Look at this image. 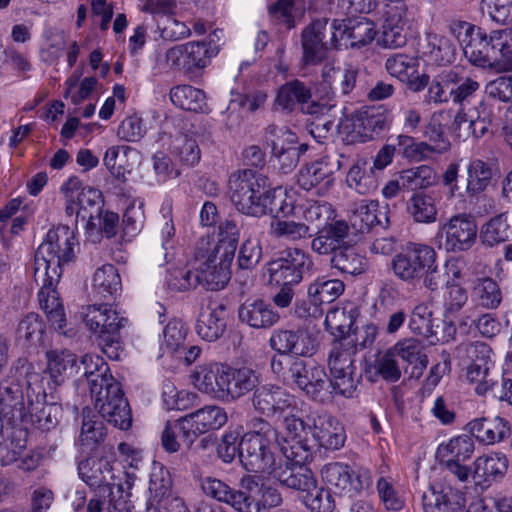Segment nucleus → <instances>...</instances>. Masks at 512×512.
<instances>
[{"instance_id": "2f4dec72", "label": "nucleus", "mask_w": 512, "mask_h": 512, "mask_svg": "<svg viewBox=\"0 0 512 512\" xmlns=\"http://www.w3.org/2000/svg\"><path fill=\"white\" fill-rule=\"evenodd\" d=\"M492 116L491 107L484 101H479L477 105L468 109V111H465L464 108H459L454 117L453 126L456 129H460L462 124L469 123L472 136L480 138L487 133L492 123Z\"/></svg>"}, {"instance_id": "774afa93", "label": "nucleus", "mask_w": 512, "mask_h": 512, "mask_svg": "<svg viewBox=\"0 0 512 512\" xmlns=\"http://www.w3.org/2000/svg\"><path fill=\"white\" fill-rule=\"evenodd\" d=\"M287 146L284 143L273 141L272 143V156L277 161L278 169L284 173H290L293 171L300 159L301 148H294V141L287 142Z\"/></svg>"}, {"instance_id": "79ce46f5", "label": "nucleus", "mask_w": 512, "mask_h": 512, "mask_svg": "<svg viewBox=\"0 0 512 512\" xmlns=\"http://www.w3.org/2000/svg\"><path fill=\"white\" fill-rule=\"evenodd\" d=\"M393 351L403 361L412 366L411 377L419 378L427 367L428 358L423 352V347L415 339H405L398 342Z\"/></svg>"}, {"instance_id": "f8f14e48", "label": "nucleus", "mask_w": 512, "mask_h": 512, "mask_svg": "<svg viewBox=\"0 0 512 512\" xmlns=\"http://www.w3.org/2000/svg\"><path fill=\"white\" fill-rule=\"evenodd\" d=\"M437 236L445 238L444 247L448 252L469 250L477 237V225L472 216L460 213L452 216L439 228Z\"/></svg>"}, {"instance_id": "4d7b16f0", "label": "nucleus", "mask_w": 512, "mask_h": 512, "mask_svg": "<svg viewBox=\"0 0 512 512\" xmlns=\"http://www.w3.org/2000/svg\"><path fill=\"white\" fill-rule=\"evenodd\" d=\"M230 382V398L237 399L255 390L260 380L259 375L254 370L242 367L239 369L231 368Z\"/></svg>"}, {"instance_id": "09e8293b", "label": "nucleus", "mask_w": 512, "mask_h": 512, "mask_svg": "<svg viewBox=\"0 0 512 512\" xmlns=\"http://www.w3.org/2000/svg\"><path fill=\"white\" fill-rule=\"evenodd\" d=\"M458 72L449 70L442 72L433 79L428 88V102L434 104L447 103L453 101V86L457 84Z\"/></svg>"}, {"instance_id": "864d4df0", "label": "nucleus", "mask_w": 512, "mask_h": 512, "mask_svg": "<svg viewBox=\"0 0 512 512\" xmlns=\"http://www.w3.org/2000/svg\"><path fill=\"white\" fill-rule=\"evenodd\" d=\"M497 38L494 40L496 54L492 69L498 73L512 71V27L497 30Z\"/></svg>"}, {"instance_id": "aec40b11", "label": "nucleus", "mask_w": 512, "mask_h": 512, "mask_svg": "<svg viewBox=\"0 0 512 512\" xmlns=\"http://www.w3.org/2000/svg\"><path fill=\"white\" fill-rule=\"evenodd\" d=\"M251 402L259 414L274 417L292 406V397L277 385L265 384L254 390Z\"/></svg>"}, {"instance_id": "39448f33", "label": "nucleus", "mask_w": 512, "mask_h": 512, "mask_svg": "<svg viewBox=\"0 0 512 512\" xmlns=\"http://www.w3.org/2000/svg\"><path fill=\"white\" fill-rule=\"evenodd\" d=\"M75 237L66 226L49 230L35 253L34 280L58 283L62 266L74 257Z\"/></svg>"}, {"instance_id": "e2e57ef3", "label": "nucleus", "mask_w": 512, "mask_h": 512, "mask_svg": "<svg viewBox=\"0 0 512 512\" xmlns=\"http://www.w3.org/2000/svg\"><path fill=\"white\" fill-rule=\"evenodd\" d=\"M490 354V347L481 341L461 343L455 349L456 358L463 365L491 363Z\"/></svg>"}, {"instance_id": "8fccbe9b", "label": "nucleus", "mask_w": 512, "mask_h": 512, "mask_svg": "<svg viewBox=\"0 0 512 512\" xmlns=\"http://www.w3.org/2000/svg\"><path fill=\"white\" fill-rule=\"evenodd\" d=\"M172 103L187 111L198 112L206 105L205 94L202 90L190 85H178L170 91Z\"/></svg>"}, {"instance_id": "69168bd1", "label": "nucleus", "mask_w": 512, "mask_h": 512, "mask_svg": "<svg viewBox=\"0 0 512 512\" xmlns=\"http://www.w3.org/2000/svg\"><path fill=\"white\" fill-rule=\"evenodd\" d=\"M309 226L302 222L292 220H273L270 224V233L275 238H284L289 241H298L311 237Z\"/></svg>"}, {"instance_id": "bb28decb", "label": "nucleus", "mask_w": 512, "mask_h": 512, "mask_svg": "<svg viewBox=\"0 0 512 512\" xmlns=\"http://www.w3.org/2000/svg\"><path fill=\"white\" fill-rule=\"evenodd\" d=\"M239 320L255 329H267L274 326L280 319L269 303L262 299L245 301L238 310Z\"/></svg>"}, {"instance_id": "1a4fd4ad", "label": "nucleus", "mask_w": 512, "mask_h": 512, "mask_svg": "<svg viewBox=\"0 0 512 512\" xmlns=\"http://www.w3.org/2000/svg\"><path fill=\"white\" fill-rule=\"evenodd\" d=\"M436 262V252L428 245L409 243L391 261L394 275L407 283H414L423 277L425 270Z\"/></svg>"}, {"instance_id": "c756f323", "label": "nucleus", "mask_w": 512, "mask_h": 512, "mask_svg": "<svg viewBox=\"0 0 512 512\" xmlns=\"http://www.w3.org/2000/svg\"><path fill=\"white\" fill-rule=\"evenodd\" d=\"M82 425L78 445L82 453L90 454L105 440L107 432L103 421L93 413L90 407H84L81 412Z\"/></svg>"}, {"instance_id": "473e14b6", "label": "nucleus", "mask_w": 512, "mask_h": 512, "mask_svg": "<svg viewBox=\"0 0 512 512\" xmlns=\"http://www.w3.org/2000/svg\"><path fill=\"white\" fill-rule=\"evenodd\" d=\"M47 372L49 380L47 384H53L51 391L59 394L57 388L60 387L65 378L70 375L77 366L76 355L68 350H50L46 352Z\"/></svg>"}, {"instance_id": "ea45409f", "label": "nucleus", "mask_w": 512, "mask_h": 512, "mask_svg": "<svg viewBox=\"0 0 512 512\" xmlns=\"http://www.w3.org/2000/svg\"><path fill=\"white\" fill-rule=\"evenodd\" d=\"M180 438L186 446H191L195 442V433L190 432L188 423L183 417L167 421L161 434V444L165 451L169 453L178 452L180 449Z\"/></svg>"}, {"instance_id": "e433bc0d", "label": "nucleus", "mask_w": 512, "mask_h": 512, "mask_svg": "<svg viewBox=\"0 0 512 512\" xmlns=\"http://www.w3.org/2000/svg\"><path fill=\"white\" fill-rule=\"evenodd\" d=\"M78 212L77 219L85 223L86 229H96V218L101 215L103 200L99 190L84 187L76 195Z\"/></svg>"}, {"instance_id": "052dcab7", "label": "nucleus", "mask_w": 512, "mask_h": 512, "mask_svg": "<svg viewBox=\"0 0 512 512\" xmlns=\"http://www.w3.org/2000/svg\"><path fill=\"white\" fill-rule=\"evenodd\" d=\"M278 450L285 457V463L306 464L312 459V447L308 443V438L283 439Z\"/></svg>"}, {"instance_id": "c85d7f7f", "label": "nucleus", "mask_w": 512, "mask_h": 512, "mask_svg": "<svg viewBox=\"0 0 512 512\" xmlns=\"http://www.w3.org/2000/svg\"><path fill=\"white\" fill-rule=\"evenodd\" d=\"M78 473L81 479L90 487L105 492H111L112 466L106 459L88 458L78 464Z\"/></svg>"}, {"instance_id": "3c124183", "label": "nucleus", "mask_w": 512, "mask_h": 512, "mask_svg": "<svg viewBox=\"0 0 512 512\" xmlns=\"http://www.w3.org/2000/svg\"><path fill=\"white\" fill-rule=\"evenodd\" d=\"M359 311L356 307H343L330 310L325 318V325L333 334L338 333L340 338L348 336Z\"/></svg>"}, {"instance_id": "72a5a7b5", "label": "nucleus", "mask_w": 512, "mask_h": 512, "mask_svg": "<svg viewBox=\"0 0 512 512\" xmlns=\"http://www.w3.org/2000/svg\"><path fill=\"white\" fill-rule=\"evenodd\" d=\"M358 73L359 69L351 64L335 67L326 63L322 68V79L332 89L333 95L335 92L348 95L356 88Z\"/></svg>"}, {"instance_id": "de8ad7c7", "label": "nucleus", "mask_w": 512, "mask_h": 512, "mask_svg": "<svg viewBox=\"0 0 512 512\" xmlns=\"http://www.w3.org/2000/svg\"><path fill=\"white\" fill-rule=\"evenodd\" d=\"M399 174L402 188L412 191L429 188L438 181L437 173L429 165L411 167Z\"/></svg>"}, {"instance_id": "412c9836", "label": "nucleus", "mask_w": 512, "mask_h": 512, "mask_svg": "<svg viewBox=\"0 0 512 512\" xmlns=\"http://www.w3.org/2000/svg\"><path fill=\"white\" fill-rule=\"evenodd\" d=\"M27 385V381L25 382ZM0 405L4 417L13 424L22 421L27 407V386L25 391L19 380L7 378L0 383Z\"/></svg>"}, {"instance_id": "f03ea898", "label": "nucleus", "mask_w": 512, "mask_h": 512, "mask_svg": "<svg viewBox=\"0 0 512 512\" xmlns=\"http://www.w3.org/2000/svg\"><path fill=\"white\" fill-rule=\"evenodd\" d=\"M204 494L231 506L238 512H268L282 503L280 492L271 486L259 484L253 477L241 478L236 486L206 477L201 481Z\"/></svg>"}, {"instance_id": "cd10ccee", "label": "nucleus", "mask_w": 512, "mask_h": 512, "mask_svg": "<svg viewBox=\"0 0 512 512\" xmlns=\"http://www.w3.org/2000/svg\"><path fill=\"white\" fill-rule=\"evenodd\" d=\"M470 434L485 445H493L510 436L511 428L501 417H482L467 424Z\"/></svg>"}, {"instance_id": "f704fd0d", "label": "nucleus", "mask_w": 512, "mask_h": 512, "mask_svg": "<svg viewBox=\"0 0 512 512\" xmlns=\"http://www.w3.org/2000/svg\"><path fill=\"white\" fill-rule=\"evenodd\" d=\"M330 265L341 274L358 276L368 269V259L356 246L347 242L330 258Z\"/></svg>"}, {"instance_id": "4c0bfd02", "label": "nucleus", "mask_w": 512, "mask_h": 512, "mask_svg": "<svg viewBox=\"0 0 512 512\" xmlns=\"http://www.w3.org/2000/svg\"><path fill=\"white\" fill-rule=\"evenodd\" d=\"M225 313L223 305L202 311L196 325L198 335L209 342L219 339L226 329Z\"/></svg>"}, {"instance_id": "6e6d98bb", "label": "nucleus", "mask_w": 512, "mask_h": 512, "mask_svg": "<svg viewBox=\"0 0 512 512\" xmlns=\"http://www.w3.org/2000/svg\"><path fill=\"white\" fill-rule=\"evenodd\" d=\"M408 326L414 334L431 339V342H434V338L435 341L440 340L437 331L434 329L432 312L427 305L419 304L415 306Z\"/></svg>"}, {"instance_id": "7c9ffc66", "label": "nucleus", "mask_w": 512, "mask_h": 512, "mask_svg": "<svg viewBox=\"0 0 512 512\" xmlns=\"http://www.w3.org/2000/svg\"><path fill=\"white\" fill-rule=\"evenodd\" d=\"M195 440L210 430H217L227 422V414L222 407L209 405L183 416Z\"/></svg>"}, {"instance_id": "c9c22d12", "label": "nucleus", "mask_w": 512, "mask_h": 512, "mask_svg": "<svg viewBox=\"0 0 512 512\" xmlns=\"http://www.w3.org/2000/svg\"><path fill=\"white\" fill-rule=\"evenodd\" d=\"M46 339V325L39 314L28 313L20 320L16 331V340L20 345L37 349L44 346Z\"/></svg>"}, {"instance_id": "0eeeda50", "label": "nucleus", "mask_w": 512, "mask_h": 512, "mask_svg": "<svg viewBox=\"0 0 512 512\" xmlns=\"http://www.w3.org/2000/svg\"><path fill=\"white\" fill-rule=\"evenodd\" d=\"M354 343L349 337L336 339L329 352L328 365L332 376V389L347 398L353 397L360 382L356 374Z\"/></svg>"}, {"instance_id": "603ef678", "label": "nucleus", "mask_w": 512, "mask_h": 512, "mask_svg": "<svg viewBox=\"0 0 512 512\" xmlns=\"http://www.w3.org/2000/svg\"><path fill=\"white\" fill-rule=\"evenodd\" d=\"M187 58L186 71L191 72L195 69L206 67L211 58L218 53L217 46H211V43L205 41H193L185 44Z\"/></svg>"}, {"instance_id": "20e7f679", "label": "nucleus", "mask_w": 512, "mask_h": 512, "mask_svg": "<svg viewBox=\"0 0 512 512\" xmlns=\"http://www.w3.org/2000/svg\"><path fill=\"white\" fill-rule=\"evenodd\" d=\"M270 191L268 177L253 169L240 170L229 177V199L243 215L257 218L267 215Z\"/></svg>"}, {"instance_id": "7ed1b4c3", "label": "nucleus", "mask_w": 512, "mask_h": 512, "mask_svg": "<svg viewBox=\"0 0 512 512\" xmlns=\"http://www.w3.org/2000/svg\"><path fill=\"white\" fill-rule=\"evenodd\" d=\"M231 242L214 243V237L199 239L192 264L195 282L208 290L223 289L231 278V263L234 259Z\"/></svg>"}, {"instance_id": "b1692460", "label": "nucleus", "mask_w": 512, "mask_h": 512, "mask_svg": "<svg viewBox=\"0 0 512 512\" xmlns=\"http://www.w3.org/2000/svg\"><path fill=\"white\" fill-rule=\"evenodd\" d=\"M270 476L282 486L305 494L317 484L314 473L305 464H283L281 459Z\"/></svg>"}, {"instance_id": "393cba45", "label": "nucleus", "mask_w": 512, "mask_h": 512, "mask_svg": "<svg viewBox=\"0 0 512 512\" xmlns=\"http://www.w3.org/2000/svg\"><path fill=\"white\" fill-rule=\"evenodd\" d=\"M497 36V30L490 32L488 35L478 27L463 49L465 58L474 66L492 69L495 54L497 53L494 42Z\"/></svg>"}, {"instance_id": "4be33fe9", "label": "nucleus", "mask_w": 512, "mask_h": 512, "mask_svg": "<svg viewBox=\"0 0 512 512\" xmlns=\"http://www.w3.org/2000/svg\"><path fill=\"white\" fill-rule=\"evenodd\" d=\"M423 512H462L463 497L448 485L432 484L422 495Z\"/></svg>"}, {"instance_id": "58836bf2", "label": "nucleus", "mask_w": 512, "mask_h": 512, "mask_svg": "<svg viewBox=\"0 0 512 512\" xmlns=\"http://www.w3.org/2000/svg\"><path fill=\"white\" fill-rule=\"evenodd\" d=\"M93 293L95 297L106 300L115 297L121 291V278L118 270L112 264L98 268L93 275Z\"/></svg>"}, {"instance_id": "6ab92c4d", "label": "nucleus", "mask_w": 512, "mask_h": 512, "mask_svg": "<svg viewBox=\"0 0 512 512\" xmlns=\"http://www.w3.org/2000/svg\"><path fill=\"white\" fill-rule=\"evenodd\" d=\"M349 225L344 220L332 221L325 224L311 236L310 248L319 256H330L338 252L346 243L349 237Z\"/></svg>"}, {"instance_id": "49530a36", "label": "nucleus", "mask_w": 512, "mask_h": 512, "mask_svg": "<svg viewBox=\"0 0 512 512\" xmlns=\"http://www.w3.org/2000/svg\"><path fill=\"white\" fill-rule=\"evenodd\" d=\"M347 27L342 28V31L347 32L346 45L352 48H361L370 44L377 34L376 25L367 18H348Z\"/></svg>"}, {"instance_id": "a18cd8bd", "label": "nucleus", "mask_w": 512, "mask_h": 512, "mask_svg": "<svg viewBox=\"0 0 512 512\" xmlns=\"http://www.w3.org/2000/svg\"><path fill=\"white\" fill-rule=\"evenodd\" d=\"M493 170L491 166L480 159L472 160L467 167L468 196L474 197L483 193L491 184Z\"/></svg>"}, {"instance_id": "f3484780", "label": "nucleus", "mask_w": 512, "mask_h": 512, "mask_svg": "<svg viewBox=\"0 0 512 512\" xmlns=\"http://www.w3.org/2000/svg\"><path fill=\"white\" fill-rule=\"evenodd\" d=\"M273 350L281 355L311 357L318 344L316 338L305 330H275L269 340Z\"/></svg>"}, {"instance_id": "680f3d73", "label": "nucleus", "mask_w": 512, "mask_h": 512, "mask_svg": "<svg viewBox=\"0 0 512 512\" xmlns=\"http://www.w3.org/2000/svg\"><path fill=\"white\" fill-rule=\"evenodd\" d=\"M171 153L182 163L193 166L200 160V149L196 140L187 134L176 135L170 145Z\"/></svg>"}, {"instance_id": "bf43d9fd", "label": "nucleus", "mask_w": 512, "mask_h": 512, "mask_svg": "<svg viewBox=\"0 0 512 512\" xmlns=\"http://www.w3.org/2000/svg\"><path fill=\"white\" fill-rule=\"evenodd\" d=\"M407 210L416 222L432 223L436 221L437 208L434 198L430 195L414 194L408 202Z\"/></svg>"}, {"instance_id": "5fc2aeb1", "label": "nucleus", "mask_w": 512, "mask_h": 512, "mask_svg": "<svg viewBox=\"0 0 512 512\" xmlns=\"http://www.w3.org/2000/svg\"><path fill=\"white\" fill-rule=\"evenodd\" d=\"M509 236L510 225L506 213L492 217L480 230L482 243L490 247L507 241Z\"/></svg>"}, {"instance_id": "37998d69", "label": "nucleus", "mask_w": 512, "mask_h": 512, "mask_svg": "<svg viewBox=\"0 0 512 512\" xmlns=\"http://www.w3.org/2000/svg\"><path fill=\"white\" fill-rule=\"evenodd\" d=\"M345 289L340 279L318 278L308 287V297L313 306L329 304L340 297Z\"/></svg>"}, {"instance_id": "ddd939ff", "label": "nucleus", "mask_w": 512, "mask_h": 512, "mask_svg": "<svg viewBox=\"0 0 512 512\" xmlns=\"http://www.w3.org/2000/svg\"><path fill=\"white\" fill-rule=\"evenodd\" d=\"M341 155H325L321 159L303 166L297 174L299 187L306 191L317 189L318 194H324L333 184V174L342 167Z\"/></svg>"}, {"instance_id": "dca6fc26", "label": "nucleus", "mask_w": 512, "mask_h": 512, "mask_svg": "<svg viewBox=\"0 0 512 512\" xmlns=\"http://www.w3.org/2000/svg\"><path fill=\"white\" fill-rule=\"evenodd\" d=\"M83 320L93 333L104 342L113 343L116 333L124 326L125 318L107 305H88L83 311Z\"/></svg>"}, {"instance_id": "a211bd4d", "label": "nucleus", "mask_w": 512, "mask_h": 512, "mask_svg": "<svg viewBox=\"0 0 512 512\" xmlns=\"http://www.w3.org/2000/svg\"><path fill=\"white\" fill-rule=\"evenodd\" d=\"M311 435L319 447L326 450H339L345 444L346 433L343 425L327 413H310Z\"/></svg>"}, {"instance_id": "c03bdc74", "label": "nucleus", "mask_w": 512, "mask_h": 512, "mask_svg": "<svg viewBox=\"0 0 512 512\" xmlns=\"http://www.w3.org/2000/svg\"><path fill=\"white\" fill-rule=\"evenodd\" d=\"M507 468L508 460L501 453L481 456L474 462L473 478L478 482H489L503 476Z\"/></svg>"}, {"instance_id": "338daca9", "label": "nucleus", "mask_w": 512, "mask_h": 512, "mask_svg": "<svg viewBox=\"0 0 512 512\" xmlns=\"http://www.w3.org/2000/svg\"><path fill=\"white\" fill-rule=\"evenodd\" d=\"M473 292L479 305L486 309H495L502 302L500 287L492 278L479 279Z\"/></svg>"}, {"instance_id": "6e6552de", "label": "nucleus", "mask_w": 512, "mask_h": 512, "mask_svg": "<svg viewBox=\"0 0 512 512\" xmlns=\"http://www.w3.org/2000/svg\"><path fill=\"white\" fill-rule=\"evenodd\" d=\"M279 445L278 438L243 435L240 440V462L247 471L270 475L279 463L276 457Z\"/></svg>"}, {"instance_id": "13d9d810", "label": "nucleus", "mask_w": 512, "mask_h": 512, "mask_svg": "<svg viewBox=\"0 0 512 512\" xmlns=\"http://www.w3.org/2000/svg\"><path fill=\"white\" fill-rule=\"evenodd\" d=\"M474 452V442L467 435L452 438L448 443L441 444L437 449V455L442 459L463 461L470 459Z\"/></svg>"}, {"instance_id": "9b49d317", "label": "nucleus", "mask_w": 512, "mask_h": 512, "mask_svg": "<svg viewBox=\"0 0 512 512\" xmlns=\"http://www.w3.org/2000/svg\"><path fill=\"white\" fill-rule=\"evenodd\" d=\"M310 256L299 248L288 249L285 255L267 264L269 280L276 285L294 286L303 279L304 269H309Z\"/></svg>"}, {"instance_id": "4468645a", "label": "nucleus", "mask_w": 512, "mask_h": 512, "mask_svg": "<svg viewBox=\"0 0 512 512\" xmlns=\"http://www.w3.org/2000/svg\"><path fill=\"white\" fill-rule=\"evenodd\" d=\"M321 475L326 483L350 496L360 493L372 484L369 471L354 470L349 465L339 462L326 464L321 470Z\"/></svg>"}, {"instance_id": "9d476101", "label": "nucleus", "mask_w": 512, "mask_h": 512, "mask_svg": "<svg viewBox=\"0 0 512 512\" xmlns=\"http://www.w3.org/2000/svg\"><path fill=\"white\" fill-rule=\"evenodd\" d=\"M336 31L326 18L313 21L302 32L303 62L314 65L321 62L326 51L336 48Z\"/></svg>"}, {"instance_id": "f257e3e1", "label": "nucleus", "mask_w": 512, "mask_h": 512, "mask_svg": "<svg viewBox=\"0 0 512 512\" xmlns=\"http://www.w3.org/2000/svg\"><path fill=\"white\" fill-rule=\"evenodd\" d=\"M76 368L88 381L91 398L100 417L121 430L129 429L132 424L129 403L120 383L108 374L109 368L103 358L85 355Z\"/></svg>"}, {"instance_id": "2eb2a0df", "label": "nucleus", "mask_w": 512, "mask_h": 512, "mask_svg": "<svg viewBox=\"0 0 512 512\" xmlns=\"http://www.w3.org/2000/svg\"><path fill=\"white\" fill-rule=\"evenodd\" d=\"M289 382L296 384L313 399H319L321 393L331 387V381L324 368L299 358L288 370Z\"/></svg>"}, {"instance_id": "5701e85b", "label": "nucleus", "mask_w": 512, "mask_h": 512, "mask_svg": "<svg viewBox=\"0 0 512 512\" xmlns=\"http://www.w3.org/2000/svg\"><path fill=\"white\" fill-rule=\"evenodd\" d=\"M421 57L428 63L437 66H448L456 60L455 43L446 35L427 31L420 44Z\"/></svg>"}, {"instance_id": "a878e982", "label": "nucleus", "mask_w": 512, "mask_h": 512, "mask_svg": "<svg viewBox=\"0 0 512 512\" xmlns=\"http://www.w3.org/2000/svg\"><path fill=\"white\" fill-rule=\"evenodd\" d=\"M388 207L377 201L362 200L350 216V225L357 233H367L373 227L386 229L389 226Z\"/></svg>"}, {"instance_id": "0e129e2a", "label": "nucleus", "mask_w": 512, "mask_h": 512, "mask_svg": "<svg viewBox=\"0 0 512 512\" xmlns=\"http://www.w3.org/2000/svg\"><path fill=\"white\" fill-rule=\"evenodd\" d=\"M498 372H492L490 363L467 365V379L470 383L476 384L475 391L478 395H484L498 381Z\"/></svg>"}, {"instance_id": "423d86ee", "label": "nucleus", "mask_w": 512, "mask_h": 512, "mask_svg": "<svg viewBox=\"0 0 512 512\" xmlns=\"http://www.w3.org/2000/svg\"><path fill=\"white\" fill-rule=\"evenodd\" d=\"M62 397L44 387V377L39 373L27 375V407L20 424H30L40 431L55 429L62 417Z\"/></svg>"}, {"instance_id": "a19ab883", "label": "nucleus", "mask_w": 512, "mask_h": 512, "mask_svg": "<svg viewBox=\"0 0 512 512\" xmlns=\"http://www.w3.org/2000/svg\"><path fill=\"white\" fill-rule=\"evenodd\" d=\"M312 97L311 88L302 81L295 79L283 84L277 93L275 103L283 110L293 111Z\"/></svg>"}]
</instances>
